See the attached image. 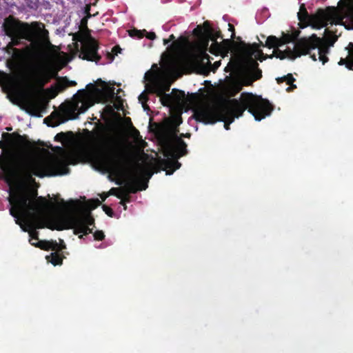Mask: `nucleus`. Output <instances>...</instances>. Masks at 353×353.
I'll list each match as a JSON object with an SVG mask.
<instances>
[{"mask_svg":"<svg viewBox=\"0 0 353 353\" xmlns=\"http://www.w3.org/2000/svg\"><path fill=\"white\" fill-rule=\"evenodd\" d=\"M252 114L256 121H261L271 114L272 104L267 99L251 92H242L240 99H228L219 109L210 106H202L194 112V118L205 124H214L223 121L225 130H230V124L235 118L243 116L244 112Z\"/></svg>","mask_w":353,"mask_h":353,"instance_id":"nucleus-1","label":"nucleus"},{"mask_svg":"<svg viewBox=\"0 0 353 353\" xmlns=\"http://www.w3.org/2000/svg\"><path fill=\"white\" fill-rule=\"evenodd\" d=\"M97 129H85V134L90 142L93 163L100 169L105 170L117 176L125 174L129 170L130 158L121 143L116 139H109L105 145L102 144L105 126L97 123Z\"/></svg>","mask_w":353,"mask_h":353,"instance_id":"nucleus-2","label":"nucleus"},{"mask_svg":"<svg viewBox=\"0 0 353 353\" xmlns=\"http://www.w3.org/2000/svg\"><path fill=\"white\" fill-rule=\"evenodd\" d=\"M0 169L7 181L30 180L32 176L42 178L64 174L69 170L67 165L61 162L44 163L17 157L11 152H6L0 157Z\"/></svg>","mask_w":353,"mask_h":353,"instance_id":"nucleus-3","label":"nucleus"},{"mask_svg":"<svg viewBox=\"0 0 353 353\" xmlns=\"http://www.w3.org/2000/svg\"><path fill=\"white\" fill-rule=\"evenodd\" d=\"M68 204H71L72 212L64 219L58 220L54 227L50 228L58 231L73 229L74 234L79 235V239L92 233V229L90 226L94 225V219L90 210L99 206L101 201L98 199L89 200L87 202L88 209L82 207L78 201L70 200Z\"/></svg>","mask_w":353,"mask_h":353,"instance_id":"nucleus-4","label":"nucleus"},{"mask_svg":"<svg viewBox=\"0 0 353 353\" xmlns=\"http://www.w3.org/2000/svg\"><path fill=\"white\" fill-rule=\"evenodd\" d=\"M193 34L201 40L202 49L197 53L192 54L184 61V65L191 72L197 74H207L208 66L211 65L210 57L206 53L209 41H215L222 37L220 30H215L210 22L205 21L203 25H198L193 30Z\"/></svg>","mask_w":353,"mask_h":353,"instance_id":"nucleus-5","label":"nucleus"},{"mask_svg":"<svg viewBox=\"0 0 353 353\" xmlns=\"http://www.w3.org/2000/svg\"><path fill=\"white\" fill-rule=\"evenodd\" d=\"M190 134H181L179 137L176 133L172 134H163L159 138V141L163 149L165 158L157 160V165L166 172L167 175H171L178 170L181 164L178 159L187 154V144L182 137H190Z\"/></svg>","mask_w":353,"mask_h":353,"instance_id":"nucleus-6","label":"nucleus"},{"mask_svg":"<svg viewBox=\"0 0 353 353\" xmlns=\"http://www.w3.org/2000/svg\"><path fill=\"white\" fill-rule=\"evenodd\" d=\"M299 32L295 31L292 34L285 33L282 32V37L280 38H277L276 36H269L265 41V43L263 44V42H260L259 43H254L252 44H247L244 41H241L239 43V48L241 52L250 59L251 63L253 65L252 56L255 55L259 61H262L265 59V55L261 50L259 49V47L263 46L267 47L268 48H276L284 44L289 43L290 42L294 41L296 40L299 37Z\"/></svg>","mask_w":353,"mask_h":353,"instance_id":"nucleus-7","label":"nucleus"},{"mask_svg":"<svg viewBox=\"0 0 353 353\" xmlns=\"http://www.w3.org/2000/svg\"><path fill=\"white\" fill-rule=\"evenodd\" d=\"M39 30H30L9 37L11 39L10 46H17L21 44V39L30 42V48L33 56L40 59L43 55L44 50L52 46L50 41L49 32L45 27L39 28Z\"/></svg>","mask_w":353,"mask_h":353,"instance_id":"nucleus-8","label":"nucleus"},{"mask_svg":"<svg viewBox=\"0 0 353 353\" xmlns=\"http://www.w3.org/2000/svg\"><path fill=\"white\" fill-rule=\"evenodd\" d=\"M298 17L301 21H307L313 28L321 29L331 24H341L343 18L334 7H327L325 10L319 9L314 14L310 15L304 4L300 6Z\"/></svg>","mask_w":353,"mask_h":353,"instance_id":"nucleus-9","label":"nucleus"},{"mask_svg":"<svg viewBox=\"0 0 353 353\" xmlns=\"http://www.w3.org/2000/svg\"><path fill=\"white\" fill-rule=\"evenodd\" d=\"M152 173L141 168L139 165L134 168L128 174V180L125 184V190L123 191V196L120 204L126 209V203L130 202L128 193H136L139 190H144L148 188V182L152 176Z\"/></svg>","mask_w":353,"mask_h":353,"instance_id":"nucleus-10","label":"nucleus"},{"mask_svg":"<svg viewBox=\"0 0 353 353\" xmlns=\"http://www.w3.org/2000/svg\"><path fill=\"white\" fill-rule=\"evenodd\" d=\"M258 63L253 61L250 68L241 70L239 74L238 79L232 80L225 88L227 94L235 97L243 88V86L252 85L253 82L262 77V71L258 68Z\"/></svg>","mask_w":353,"mask_h":353,"instance_id":"nucleus-11","label":"nucleus"},{"mask_svg":"<svg viewBox=\"0 0 353 353\" xmlns=\"http://www.w3.org/2000/svg\"><path fill=\"white\" fill-rule=\"evenodd\" d=\"M315 36L317 41L314 42L316 43V46L314 48H310L308 49V54L313 61H317L318 59L325 64L328 61V57L327 54L330 52V47L333 46L334 43L337 41V36L334 34L333 32L328 29L325 30V39L318 37L315 34H313L308 38H303V39H311Z\"/></svg>","mask_w":353,"mask_h":353,"instance_id":"nucleus-12","label":"nucleus"},{"mask_svg":"<svg viewBox=\"0 0 353 353\" xmlns=\"http://www.w3.org/2000/svg\"><path fill=\"white\" fill-rule=\"evenodd\" d=\"M294 46L293 49L290 48H287L285 50H281L279 48H276L274 50V54L270 56H265V57L272 58L274 56L280 59H284L285 58H288L290 59L294 60L297 57H301V55H305L308 54V49L310 48H314V46H316V43H314L317 39L315 36H314L311 39H303V38L295 40Z\"/></svg>","mask_w":353,"mask_h":353,"instance_id":"nucleus-13","label":"nucleus"},{"mask_svg":"<svg viewBox=\"0 0 353 353\" xmlns=\"http://www.w3.org/2000/svg\"><path fill=\"white\" fill-rule=\"evenodd\" d=\"M45 27L44 23L40 21H33L30 23L23 22L10 15L4 19L2 25L3 30L8 37H13L23 32L30 30H39V28Z\"/></svg>","mask_w":353,"mask_h":353,"instance_id":"nucleus-14","label":"nucleus"},{"mask_svg":"<svg viewBox=\"0 0 353 353\" xmlns=\"http://www.w3.org/2000/svg\"><path fill=\"white\" fill-rule=\"evenodd\" d=\"M74 39L81 43L79 58L96 63L101 59V56L98 53L99 43L94 38L90 35L85 37L81 33H78L74 36Z\"/></svg>","mask_w":353,"mask_h":353,"instance_id":"nucleus-15","label":"nucleus"},{"mask_svg":"<svg viewBox=\"0 0 353 353\" xmlns=\"http://www.w3.org/2000/svg\"><path fill=\"white\" fill-rule=\"evenodd\" d=\"M57 76L56 72L43 67H38L32 75L24 78V82L31 90H42L51 79Z\"/></svg>","mask_w":353,"mask_h":353,"instance_id":"nucleus-16","label":"nucleus"},{"mask_svg":"<svg viewBox=\"0 0 353 353\" xmlns=\"http://www.w3.org/2000/svg\"><path fill=\"white\" fill-rule=\"evenodd\" d=\"M236 45V43L229 39H223L221 43H219L217 41H215L212 43L209 51L210 53L214 54H227L229 52L232 51V47Z\"/></svg>","mask_w":353,"mask_h":353,"instance_id":"nucleus-17","label":"nucleus"},{"mask_svg":"<svg viewBox=\"0 0 353 353\" xmlns=\"http://www.w3.org/2000/svg\"><path fill=\"white\" fill-rule=\"evenodd\" d=\"M79 94L82 95V99L74 104L72 108L73 116L70 118L71 119H77L79 114L84 113L93 104L90 100L83 99L86 94L85 90H79Z\"/></svg>","mask_w":353,"mask_h":353,"instance_id":"nucleus-18","label":"nucleus"},{"mask_svg":"<svg viewBox=\"0 0 353 353\" xmlns=\"http://www.w3.org/2000/svg\"><path fill=\"white\" fill-rule=\"evenodd\" d=\"M171 83L167 80L156 79L152 82L149 92L157 95H161L168 92Z\"/></svg>","mask_w":353,"mask_h":353,"instance_id":"nucleus-19","label":"nucleus"},{"mask_svg":"<svg viewBox=\"0 0 353 353\" xmlns=\"http://www.w3.org/2000/svg\"><path fill=\"white\" fill-rule=\"evenodd\" d=\"M65 217V216L57 218L54 221L53 223L47 225L46 224L45 221L40 216L33 214L32 215V221L31 223H26L25 226L28 227L29 229H34V230L42 229V228H44L46 227L52 230H54V229H52L50 227H54L56 225L57 221L58 220L64 219Z\"/></svg>","mask_w":353,"mask_h":353,"instance_id":"nucleus-20","label":"nucleus"},{"mask_svg":"<svg viewBox=\"0 0 353 353\" xmlns=\"http://www.w3.org/2000/svg\"><path fill=\"white\" fill-rule=\"evenodd\" d=\"M15 205L23 212H27V208H29L30 210H34L35 208L34 205H31L30 203V198L26 194H21L16 196Z\"/></svg>","mask_w":353,"mask_h":353,"instance_id":"nucleus-21","label":"nucleus"},{"mask_svg":"<svg viewBox=\"0 0 353 353\" xmlns=\"http://www.w3.org/2000/svg\"><path fill=\"white\" fill-rule=\"evenodd\" d=\"M12 57V59L8 61V66L10 68L21 70L22 66L21 61L23 57V50L14 48Z\"/></svg>","mask_w":353,"mask_h":353,"instance_id":"nucleus-22","label":"nucleus"},{"mask_svg":"<svg viewBox=\"0 0 353 353\" xmlns=\"http://www.w3.org/2000/svg\"><path fill=\"white\" fill-rule=\"evenodd\" d=\"M296 81V79L294 78L292 74L289 73L285 76H283L282 77H279L276 79V81L279 84L285 81L288 85H289V87L287 88L286 91L290 92L294 89L296 88V85L294 84V82Z\"/></svg>","mask_w":353,"mask_h":353,"instance_id":"nucleus-23","label":"nucleus"},{"mask_svg":"<svg viewBox=\"0 0 353 353\" xmlns=\"http://www.w3.org/2000/svg\"><path fill=\"white\" fill-rule=\"evenodd\" d=\"M23 212L18 207L14 204V206H12L10 209V214L14 217L15 223L20 225L21 228L23 231H28V229L25 226V223H23L22 221L19 218V214Z\"/></svg>","mask_w":353,"mask_h":353,"instance_id":"nucleus-24","label":"nucleus"},{"mask_svg":"<svg viewBox=\"0 0 353 353\" xmlns=\"http://www.w3.org/2000/svg\"><path fill=\"white\" fill-rule=\"evenodd\" d=\"M57 87L59 92L63 91L65 88L70 86H74L77 85V82L74 81H70L66 77L58 78Z\"/></svg>","mask_w":353,"mask_h":353,"instance_id":"nucleus-25","label":"nucleus"},{"mask_svg":"<svg viewBox=\"0 0 353 353\" xmlns=\"http://www.w3.org/2000/svg\"><path fill=\"white\" fill-rule=\"evenodd\" d=\"M349 46L350 47V55L345 59L341 58L339 64L345 65L347 69L353 70V43H350Z\"/></svg>","mask_w":353,"mask_h":353,"instance_id":"nucleus-26","label":"nucleus"},{"mask_svg":"<svg viewBox=\"0 0 353 353\" xmlns=\"http://www.w3.org/2000/svg\"><path fill=\"white\" fill-rule=\"evenodd\" d=\"M26 228L28 229L27 232H28L30 236L29 240L30 243L32 245L41 248L43 241H39V232L34 229H29L28 227Z\"/></svg>","mask_w":353,"mask_h":353,"instance_id":"nucleus-27","label":"nucleus"},{"mask_svg":"<svg viewBox=\"0 0 353 353\" xmlns=\"http://www.w3.org/2000/svg\"><path fill=\"white\" fill-rule=\"evenodd\" d=\"M172 98L174 104H179L182 102L185 98V94L183 91L177 90L176 88L172 89L171 92Z\"/></svg>","mask_w":353,"mask_h":353,"instance_id":"nucleus-28","label":"nucleus"},{"mask_svg":"<svg viewBox=\"0 0 353 353\" xmlns=\"http://www.w3.org/2000/svg\"><path fill=\"white\" fill-rule=\"evenodd\" d=\"M46 259L54 265L62 264L63 257L57 252H52L50 255L46 256Z\"/></svg>","mask_w":353,"mask_h":353,"instance_id":"nucleus-29","label":"nucleus"},{"mask_svg":"<svg viewBox=\"0 0 353 353\" xmlns=\"http://www.w3.org/2000/svg\"><path fill=\"white\" fill-rule=\"evenodd\" d=\"M65 248V245H63L62 248H59V245L56 241H44L41 247V249L46 250H48L50 249H51L52 250H57L58 249L61 250Z\"/></svg>","mask_w":353,"mask_h":353,"instance_id":"nucleus-30","label":"nucleus"},{"mask_svg":"<svg viewBox=\"0 0 353 353\" xmlns=\"http://www.w3.org/2000/svg\"><path fill=\"white\" fill-rule=\"evenodd\" d=\"M157 96L160 97L161 103L163 106L170 107L172 105H174L171 93H163L161 95Z\"/></svg>","mask_w":353,"mask_h":353,"instance_id":"nucleus-31","label":"nucleus"},{"mask_svg":"<svg viewBox=\"0 0 353 353\" xmlns=\"http://www.w3.org/2000/svg\"><path fill=\"white\" fill-rule=\"evenodd\" d=\"M12 79L13 77L10 74L0 70V84L10 85Z\"/></svg>","mask_w":353,"mask_h":353,"instance_id":"nucleus-32","label":"nucleus"},{"mask_svg":"<svg viewBox=\"0 0 353 353\" xmlns=\"http://www.w3.org/2000/svg\"><path fill=\"white\" fill-rule=\"evenodd\" d=\"M144 32H146L145 30H139L137 29H132L129 30V35L132 37L141 39L144 37Z\"/></svg>","mask_w":353,"mask_h":353,"instance_id":"nucleus-33","label":"nucleus"},{"mask_svg":"<svg viewBox=\"0 0 353 353\" xmlns=\"http://www.w3.org/2000/svg\"><path fill=\"white\" fill-rule=\"evenodd\" d=\"M93 236L96 241H102L105 239V234L102 230H97L93 233Z\"/></svg>","mask_w":353,"mask_h":353,"instance_id":"nucleus-34","label":"nucleus"},{"mask_svg":"<svg viewBox=\"0 0 353 353\" xmlns=\"http://www.w3.org/2000/svg\"><path fill=\"white\" fill-rule=\"evenodd\" d=\"M90 11V8H88L87 10V16L84 17L83 18L81 19V26L82 28H88V26H87V24H88V19L89 17H90L91 14L89 12Z\"/></svg>","mask_w":353,"mask_h":353,"instance_id":"nucleus-35","label":"nucleus"},{"mask_svg":"<svg viewBox=\"0 0 353 353\" xmlns=\"http://www.w3.org/2000/svg\"><path fill=\"white\" fill-rule=\"evenodd\" d=\"M119 189L117 188H112L110 189L109 194L112 195L116 196L117 198H122L123 196V191L119 192Z\"/></svg>","mask_w":353,"mask_h":353,"instance_id":"nucleus-36","label":"nucleus"},{"mask_svg":"<svg viewBox=\"0 0 353 353\" xmlns=\"http://www.w3.org/2000/svg\"><path fill=\"white\" fill-rule=\"evenodd\" d=\"M102 208H103V211L105 212V214L108 216H110V217H112L113 216L114 212H113L112 209L110 207H109L108 205H103L102 206Z\"/></svg>","mask_w":353,"mask_h":353,"instance_id":"nucleus-37","label":"nucleus"},{"mask_svg":"<svg viewBox=\"0 0 353 353\" xmlns=\"http://www.w3.org/2000/svg\"><path fill=\"white\" fill-rule=\"evenodd\" d=\"M139 100L141 102L143 107H144V103H147L148 97L146 94L143 92L139 95Z\"/></svg>","mask_w":353,"mask_h":353,"instance_id":"nucleus-38","label":"nucleus"},{"mask_svg":"<svg viewBox=\"0 0 353 353\" xmlns=\"http://www.w3.org/2000/svg\"><path fill=\"white\" fill-rule=\"evenodd\" d=\"M65 139V134L64 132H59L54 137V140L57 141H62Z\"/></svg>","mask_w":353,"mask_h":353,"instance_id":"nucleus-39","label":"nucleus"},{"mask_svg":"<svg viewBox=\"0 0 353 353\" xmlns=\"http://www.w3.org/2000/svg\"><path fill=\"white\" fill-rule=\"evenodd\" d=\"M144 37H146L150 40H154L156 39V34L154 32H144Z\"/></svg>","mask_w":353,"mask_h":353,"instance_id":"nucleus-40","label":"nucleus"},{"mask_svg":"<svg viewBox=\"0 0 353 353\" xmlns=\"http://www.w3.org/2000/svg\"><path fill=\"white\" fill-rule=\"evenodd\" d=\"M228 26H229V29H228V30H229L230 31L232 32V36H231V39H231L232 41H233V39H234V37H235V33H234V26H232V24H230V23H229V24H228Z\"/></svg>","mask_w":353,"mask_h":353,"instance_id":"nucleus-41","label":"nucleus"},{"mask_svg":"<svg viewBox=\"0 0 353 353\" xmlns=\"http://www.w3.org/2000/svg\"><path fill=\"white\" fill-rule=\"evenodd\" d=\"M14 46H10V42L8 43L7 46H6V52L8 54H10L11 52H14Z\"/></svg>","mask_w":353,"mask_h":353,"instance_id":"nucleus-42","label":"nucleus"},{"mask_svg":"<svg viewBox=\"0 0 353 353\" xmlns=\"http://www.w3.org/2000/svg\"><path fill=\"white\" fill-rule=\"evenodd\" d=\"M121 49L119 47V46H114L113 48H112V52L115 54V55H117V54L119 52H121Z\"/></svg>","mask_w":353,"mask_h":353,"instance_id":"nucleus-43","label":"nucleus"},{"mask_svg":"<svg viewBox=\"0 0 353 353\" xmlns=\"http://www.w3.org/2000/svg\"><path fill=\"white\" fill-rule=\"evenodd\" d=\"M26 145H27L28 146L33 147V146H34L35 143H34V142L32 143V142H30V141L27 140V141H26Z\"/></svg>","mask_w":353,"mask_h":353,"instance_id":"nucleus-44","label":"nucleus"},{"mask_svg":"<svg viewBox=\"0 0 353 353\" xmlns=\"http://www.w3.org/2000/svg\"><path fill=\"white\" fill-rule=\"evenodd\" d=\"M168 39L170 40V41H174L175 40V37L174 36V34H171V35H170Z\"/></svg>","mask_w":353,"mask_h":353,"instance_id":"nucleus-45","label":"nucleus"},{"mask_svg":"<svg viewBox=\"0 0 353 353\" xmlns=\"http://www.w3.org/2000/svg\"><path fill=\"white\" fill-rule=\"evenodd\" d=\"M170 42V40H169L168 39H163V44H164V45H167V44H168Z\"/></svg>","mask_w":353,"mask_h":353,"instance_id":"nucleus-46","label":"nucleus"},{"mask_svg":"<svg viewBox=\"0 0 353 353\" xmlns=\"http://www.w3.org/2000/svg\"><path fill=\"white\" fill-rule=\"evenodd\" d=\"M60 202H61V203L63 206H65V205H66L65 202V201H64L63 199H60Z\"/></svg>","mask_w":353,"mask_h":353,"instance_id":"nucleus-47","label":"nucleus"},{"mask_svg":"<svg viewBox=\"0 0 353 353\" xmlns=\"http://www.w3.org/2000/svg\"><path fill=\"white\" fill-rule=\"evenodd\" d=\"M14 134H15L14 133H13V134L5 133V134H4V135H6V136H8V137H10V136H12V135H14Z\"/></svg>","mask_w":353,"mask_h":353,"instance_id":"nucleus-48","label":"nucleus"},{"mask_svg":"<svg viewBox=\"0 0 353 353\" xmlns=\"http://www.w3.org/2000/svg\"><path fill=\"white\" fill-rule=\"evenodd\" d=\"M57 94V92H55L52 96H51V98H54Z\"/></svg>","mask_w":353,"mask_h":353,"instance_id":"nucleus-49","label":"nucleus"},{"mask_svg":"<svg viewBox=\"0 0 353 353\" xmlns=\"http://www.w3.org/2000/svg\"><path fill=\"white\" fill-rule=\"evenodd\" d=\"M214 64L216 65V67L219 66L220 65V62L219 61H216L214 63Z\"/></svg>","mask_w":353,"mask_h":353,"instance_id":"nucleus-50","label":"nucleus"},{"mask_svg":"<svg viewBox=\"0 0 353 353\" xmlns=\"http://www.w3.org/2000/svg\"><path fill=\"white\" fill-rule=\"evenodd\" d=\"M143 108H144L145 110H146V108H148V105L146 104V103H144V107H143Z\"/></svg>","mask_w":353,"mask_h":353,"instance_id":"nucleus-51","label":"nucleus"},{"mask_svg":"<svg viewBox=\"0 0 353 353\" xmlns=\"http://www.w3.org/2000/svg\"><path fill=\"white\" fill-rule=\"evenodd\" d=\"M17 137H18V138L19 139H23V137L22 136L19 135V134H17Z\"/></svg>","mask_w":353,"mask_h":353,"instance_id":"nucleus-52","label":"nucleus"},{"mask_svg":"<svg viewBox=\"0 0 353 353\" xmlns=\"http://www.w3.org/2000/svg\"><path fill=\"white\" fill-rule=\"evenodd\" d=\"M13 202H14V199H12H12H10V203L11 204H13Z\"/></svg>","mask_w":353,"mask_h":353,"instance_id":"nucleus-53","label":"nucleus"},{"mask_svg":"<svg viewBox=\"0 0 353 353\" xmlns=\"http://www.w3.org/2000/svg\"><path fill=\"white\" fill-rule=\"evenodd\" d=\"M57 125V124H49V123H48V126H55V125Z\"/></svg>","mask_w":353,"mask_h":353,"instance_id":"nucleus-54","label":"nucleus"},{"mask_svg":"<svg viewBox=\"0 0 353 353\" xmlns=\"http://www.w3.org/2000/svg\"><path fill=\"white\" fill-rule=\"evenodd\" d=\"M38 143H39L40 145H44L43 142H41V141H38Z\"/></svg>","mask_w":353,"mask_h":353,"instance_id":"nucleus-55","label":"nucleus"},{"mask_svg":"<svg viewBox=\"0 0 353 353\" xmlns=\"http://www.w3.org/2000/svg\"><path fill=\"white\" fill-rule=\"evenodd\" d=\"M0 148H3V143H2V142H1V141H0Z\"/></svg>","mask_w":353,"mask_h":353,"instance_id":"nucleus-56","label":"nucleus"},{"mask_svg":"<svg viewBox=\"0 0 353 353\" xmlns=\"http://www.w3.org/2000/svg\"><path fill=\"white\" fill-rule=\"evenodd\" d=\"M48 117H47V118H45V119H44V121H45V123H47V120H48Z\"/></svg>","mask_w":353,"mask_h":353,"instance_id":"nucleus-57","label":"nucleus"},{"mask_svg":"<svg viewBox=\"0 0 353 353\" xmlns=\"http://www.w3.org/2000/svg\"><path fill=\"white\" fill-rule=\"evenodd\" d=\"M105 198H106V196H102V199H103V201L105 199Z\"/></svg>","mask_w":353,"mask_h":353,"instance_id":"nucleus-58","label":"nucleus"},{"mask_svg":"<svg viewBox=\"0 0 353 353\" xmlns=\"http://www.w3.org/2000/svg\"><path fill=\"white\" fill-rule=\"evenodd\" d=\"M105 198H106V196H102V199H103V201L105 199Z\"/></svg>","mask_w":353,"mask_h":353,"instance_id":"nucleus-59","label":"nucleus"}]
</instances>
